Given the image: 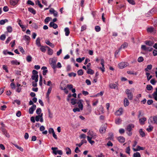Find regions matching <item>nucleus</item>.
Wrapping results in <instances>:
<instances>
[{"instance_id":"1","label":"nucleus","mask_w":157,"mask_h":157,"mask_svg":"<svg viewBox=\"0 0 157 157\" xmlns=\"http://www.w3.org/2000/svg\"><path fill=\"white\" fill-rule=\"evenodd\" d=\"M38 72L35 70H33L32 71V75L31 78L34 81L32 82V85L34 87H36L37 86V82L38 81Z\"/></svg>"},{"instance_id":"2","label":"nucleus","mask_w":157,"mask_h":157,"mask_svg":"<svg viewBox=\"0 0 157 157\" xmlns=\"http://www.w3.org/2000/svg\"><path fill=\"white\" fill-rule=\"evenodd\" d=\"M134 127V125L133 124H130L128 125L126 128V130L127 131V133L128 136H130L132 134V132H131L132 128Z\"/></svg>"},{"instance_id":"3","label":"nucleus","mask_w":157,"mask_h":157,"mask_svg":"<svg viewBox=\"0 0 157 157\" xmlns=\"http://www.w3.org/2000/svg\"><path fill=\"white\" fill-rule=\"evenodd\" d=\"M50 64L54 69H55L56 67V63L57 62V59L55 58H50Z\"/></svg>"},{"instance_id":"4","label":"nucleus","mask_w":157,"mask_h":157,"mask_svg":"<svg viewBox=\"0 0 157 157\" xmlns=\"http://www.w3.org/2000/svg\"><path fill=\"white\" fill-rule=\"evenodd\" d=\"M149 120L152 124H157V116H154L150 117Z\"/></svg>"},{"instance_id":"5","label":"nucleus","mask_w":157,"mask_h":157,"mask_svg":"<svg viewBox=\"0 0 157 157\" xmlns=\"http://www.w3.org/2000/svg\"><path fill=\"white\" fill-rule=\"evenodd\" d=\"M57 149V147H52V149L53 150V152L55 155H56L57 154L59 155H62L63 154L62 151L61 150H56Z\"/></svg>"},{"instance_id":"6","label":"nucleus","mask_w":157,"mask_h":157,"mask_svg":"<svg viewBox=\"0 0 157 157\" xmlns=\"http://www.w3.org/2000/svg\"><path fill=\"white\" fill-rule=\"evenodd\" d=\"M43 113H41L40 115L36 116L35 117L36 121L37 122L40 121L41 122H43Z\"/></svg>"},{"instance_id":"7","label":"nucleus","mask_w":157,"mask_h":157,"mask_svg":"<svg viewBox=\"0 0 157 157\" xmlns=\"http://www.w3.org/2000/svg\"><path fill=\"white\" fill-rule=\"evenodd\" d=\"M83 100L80 99L77 102V104H78V106L79 108H80L81 110H82L83 108Z\"/></svg>"},{"instance_id":"8","label":"nucleus","mask_w":157,"mask_h":157,"mask_svg":"<svg viewBox=\"0 0 157 157\" xmlns=\"http://www.w3.org/2000/svg\"><path fill=\"white\" fill-rule=\"evenodd\" d=\"M87 133L88 135V136H90V137L91 138L94 139L96 136V134L92 131H89Z\"/></svg>"},{"instance_id":"9","label":"nucleus","mask_w":157,"mask_h":157,"mask_svg":"<svg viewBox=\"0 0 157 157\" xmlns=\"http://www.w3.org/2000/svg\"><path fill=\"white\" fill-rule=\"evenodd\" d=\"M141 49L144 51H151L152 50V48L150 47H147L145 45H142L141 47Z\"/></svg>"},{"instance_id":"10","label":"nucleus","mask_w":157,"mask_h":157,"mask_svg":"<svg viewBox=\"0 0 157 157\" xmlns=\"http://www.w3.org/2000/svg\"><path fill=\"white\" fill-rule=\"evenodd\" d=\"M145 149V147H141L140 146L137 145V146L136 148H135V147H133L132 149L134 151H139L140 150H144Z\"/></svg>"},{"instance_id":"11","label":"nucleus","mask_w":157,"mask_h":157,"mask_svg":"<svg viewBox=\"0 0 157 157\" xmlns=\"http://www.w3.org/2000/svg\"><path fill=\"white\" fill-rule=\"evenodd\" d=\"M36 106L35 105H33V106L29 108V113L30 114H32L33 113L34 110L36 109Z\"/></svg>"},{"instance_id":"12","label":"nucleus","mask_w":157,"mask_h":157,"mask_svg":"<svg viewBox=\"0 0 157 157\" xmlns=\"http://www.w3.org/2000/svg\"><path fill=\"white\" fill-rule=\"evenodd\" d=\"M106 126L105 125H102L100 129V132L101 133H103L105 132Z\"/></svg>"},{"instance_id":"13","label":"nucleus","mask_w":157,"mask_h":157,"mask_svg":"<svg viewBox=\"0 0 157 157\" xmlns=\"http://www.w3.org/2000/svg\"><path fill=\"white\" fill-rule=\"evenodd\" d=\"M109 87L111 89H118V86L116 84L114 83H111L109 85Z\"/></svg>"},{"instance_id":"14","label":"nucleus","mask_w":157,"mask_h":157,"mask_svg":"<svg viewBox=\"0 0 157 157\" xmlns=\"http://www.w3.org/2000/svg\"><path fill=\"white\" fill-rule=\"evenodd\" d=\"M123 109L122 108H120L119 109L116 111L115 114L117 116L121 115L123 113Z\"/></svg>"},{"instance_id":"15","label":"nucleus","mask_w":157,"mask_h":157,"mask_svg":"<svg viewBox=\"0 0 157 157\" xmlns=\"http://www.w3.org/2000/svg\"><path fill=\"white\" fill-rule=\"evenodd\" d=\"M126 66V64L124 62L118 64L119 67L120 69L123 68Z\"/></svg>"},{"instance_id":"16","label":"nucleus","mask_w":157,"mask_h":157,"mask_svg":"<svg viewBox=\"0 0 157 157\" xmlns=\"http://www.w3.org/2000/svg\"><path fill=\"white\" fill-rule=\"evenodd\" d=\"M146 120V118L143 117L139 119V122L141 124L143 125L145 124V122Z\"/></svg>"},{"instance_id":"17","label":"nucleus","mask_w":157,"mask_h":157,"mask_svg":"<svg viewBox=\"0 0 157 157\" xmlns=\"http://www.w3.org/2000/svg\"><path fill=\"white\" fill-rule=\"evenodd\" d=\"M19 1V0H10V4L14 6L17 4Z\"/></svg>"},{"instance_id":"18","label":"nucleus","mask_w":157,"mask_h":157,"mask_svg":"<svg viewBox=\"0 0 157 157\" xmlns=\"http://www.w3.org/2000/svg\"><path fill=\"white\" fill-rule=\"evenodd\" d=\"M117 139L118 141L121 143H124L125 141V138L123 136H120L118 137Z\"/></svg>"},{"instance_id":"19","label":"nucleus","mask_w":157,"mask_h":157,"mask_svg":"<svg viewBox=\"0 0 157 157\" xmlns=\"http://www.w3.org/2000/svg\"><path fill=\"white\" fill-rule=\"evenodd\" d=\"M49 26L50 27H52L54 29H56L58 28L57 25L53 22H51L50 23Z\"/></svg>"},{"instance_id":"20","label":"nucleus","mask_w":157,"mask_h":157,"mask_svg":"<svg viewBox=\"0 0 157 157\" xmlns=\"http://www.w3.org/2000/svg\"><path fill=\"white\" fill-rule=\"evenodd\" d=\"M129 104V102L127 98H125L124 101V105L125 107L128 106Z\"/></svg>"},{"instance_id":"21","label":"nucleus","mask_w":157,"mask_h":157,"mask_svg":"<svg viewBox=\"0 0 157 157\" xmlns=\"http://www.w3.org/2000/svg\"><path fill=\"white\" fill-rule=\"evenodd\" d=\"M87 73L88 74L92 75L94 73V71L90 68H88Z\"/></svg>"},{"instance_id":"22","label":"nucleus","mask_w":157,"mask_h":157,"mask_svg":"<svg viewBox=\"0 0 157 157\" xmlns=\"http://www.w3.org/2000/svg\"><path fill=\"white\" fill-rule=\"evenodd\" d=\"M152 95L155 100L157 101V88L156 89V91L153 93Z\"/></svg>"},{"instance_id":"23","label":"nucleus","mask_w":157,"mask_h":157,"mask_svg":"<svg viewBox=\"0 0 157 157\" xmlns=\"http://www.w3.org/2000/svg\"><path fill=\"white\" fill-rule=\"evenodd\" d=\"M104 112V108L102 107V106H101V107L99 109V114H101L103 113Z\"/></svg>"},{"instance_id":"24","label":"nucleus","mask_w":157,"mask_h":157,"mask_svg":"<svg viewBox=\"0 0 157 157\" xmlns=\"http://www.w3.org/2000/svg\"><path fill=\"white\" fill-rule=\"evenodd\" d=\"M11 63L12 64L14 65H19L20 62H18L17 60H13L11 61Z\"/></svg>"},{"instance_id":"25","label":"nucleus","mask_w":157,"mask_h":157,"mask_svg":"<svg viewBox=\"0 0 157 157\" xmlns=\"http://www.w3.org/2000/svg\"><path fill=\"white\" fill-rule=\"evenodd\" d=\"M46 48H47L48 49V53L49 55H51L53 54V50L51 49L50 48L48 47V46H46Z\"/></svg>"},{"instance_id":"26","label":"nucleus","mask_w":157,"mask_h":157,"mask_svg":"<svg viewBox=\"0 0 157 157\" xmlns=\"http://www.w3.org/2000/svg\"><path fill=\"white\" fill-rule=\"evenodd\" d=\"M64 31L66 36H68L70 33L69 29L68 28H66L64 29Z\"/></svg>"},{"instance_id":"27","label":"nucleus","mask_w":157,"mask_h":157,"mask_svg":"<svg viewBox=\"0 0 157 157\" xmlns=\"http://www.w3.org/2000/svg\"><path fill=\"white\" fill-rule=\"evenodd\" d=\"M139 133L140 135L143 137H144L145 136V134L144 132L143 131L142 129H140L139 130Z\"/></svg>"},{"instance_id":"28","label":"nucleus","mask_w":157,"mask_h":157,"mask_svg":"<svg viewBox=\"0 0 157 157\" xmlns=\"http://www.w3.org/2000/svg\"><path fill=\"white\" fill-rule=\"evenodd\" d=\"M63 85V83H62L60 85V88L62 90H63L64 91V92H65L66 93V94H67L68 93V91L66 89V88H65V87H63L62 86V85Z\"/></svg>"},{"instance_id":"29","label":"nucleus","mask_w":157,"mask_h":157,"mask_svg":"<svg viewBox=\"0 0 157 157\" xmlns=\"http://www.w3.org/2000/svg\"><path fill=\"white\" fill-rule=\"evenodd\" d=\"M36 44L37 46L39 47L41 46L40 39L39 37L36 40Z\"/></svg>"},{"instance_id":"30","label":"nucleus","mask_w":157,"mask_h":157,"mask_svg":"<svg viewBox=\"0 0 157 157\" xmlns=\"http://www.w3.org/2000/svg\"><path fill=\"white\" fill-rule=\"evenodd\" d=\"M87 140H88V141H89V142L91 144H94V141L93 140H91V139L92 138H91L90 137V136H87Z\"/></svg>"},{"instance_id":"31","label":"nucleus","mask_w":157,"mask_h":157,"mask_svg":"<svg viewBox=\"0 0 157 157\" xmlns=\"http://www.w3.org/2000/svg\"><path fill=\"white\" fill-rule=\"evenodd\" d=\"M28 10L30 12L33 14H35L36 13V11L32 8H28Z\"/></svg>"},{"instance_id":"32","label":"nucleus","mask_w":157,"mask_h":157,"mask_svg":"<svg viewBox=\"0 0 157 157\" xmlns=\"http://www.w3.org/2000/svg\"><path fill=\"white\" fill-rule=\"evenodd\" d=\"M85 59V57H83L82 58H78L76 59V61L78 63H81L82 61Z\"/></svg>"},{"instance_id":"33","label":"nucleus","mask_w":157,"mask_h":157,"mask_svg":"<svg viewBox=\"0 0 157 157\" xmlns=\"http://www.w3.org/2000/svg\"><path fill=\"white\" fill-rule=\"evenodd\" d=\"M145 44L147 45L150 46H152L154 43L151 41H147L145 42Z\"/></svg>"},{"instance_id":"34","label":"nucleus","mask_w":157,"mask_h":157,"mask_svg":"<svg viewBox=\"0 0 157 157\" xmlns=\"http://www.w3.org/2000/svg\"><path fill=\"white\" fill-rule=\"evenodd\" d=\"M133 157H141V155L139 152H136L133 154Z\"/></svg>"},{"instance_id":"35","label":"nucleus","mask_w":157,"mask_h":157,"mask_svg":"<svg viewBox=\"0 0 157 157\" xmlns=\"http://www.w3.org/2000/svg\"><path fill=\"white\" fill-rule=\"evenodd\" d=\"M147 31L148 32L152 33L154 31V29L152 27L148 28L147 29Z\"/></svg>"},{"instance_id":"36","label":"nucleus","mask_w":157,"mask_h":157,"mask_svg":"<svg viewBox=\"0 0 157 157\" xmlns=\"http://www.w3.org/2000/svg\"><path fill=\"white\" fill-rule=\"evenodd\" d=\"M130 146H128L126 147L125 149L126 153L128 154L129 155H130Z\"/></svg>"},{"instance_id":"37","label":"nucleus","mask_w":157,"mask_h":157,"mask_svg":"<svg viewBox=\"0 0 157 157\" xmlns=\"http://www.w3.org/2000/svg\"><path fill=\"white\" fill-rule=\"evenodd\" d=\"M65 150L66 151V154H70L71 153V151L69 148L66 147Z\"/></svg>"},{"instance_id":"38","label":"nucleus","mask_w":157,"mask_h":157,"mask_svg":"<svg viewBox=\"0 0 157 157\" xmlns=\"http://www.w3.org/2000/svg\"><path fill=\"white\" fill-rule=\"evenodd\" d=\"M71 103L73 105H75L76 103H77L76 99L74 98L71 99Z\"/></svg>"},{"instance_id":"39","label":"nucleus","mask_w":157,"mask_h":157,"mask_svg":"<svg viewBox=\"0 0 157 157\" xmlns=\"http://www.w3.org/2000/svg\"><path fill=\"white\" fill-rule=\"evenodd\" d=\"M152 66L151 64L148 65L147 66V68L145 69V70L146 71H147L148 70H151L152 68Z\"/></svg>"},{"instance_id":"40","label":"nucleus","mask_w":157,"mask_h":157,"mask_svg":"<svg viewBox=\"0 0 157 157\" xmlns=\"http://www.w3.org/2000/svg\"><path fill=\"white\" fill-rule=\"evenodd\" d=\"M121 119L118 118L116 119L115 123L116 124H119L121 123Z\"/></svg>"},{"instance_id":"41","label":"nucleus","mask_w":157,"mask_h":157,"mask_svg":"<svg viewBox=\"0 0 157 157\" xmlns=\"http://www.w3.org/2000/svg\"><path fill=\"white\" fill-rule=\"evenodd\" d=\"M146 89L147 90H151L153 89V87L151 85H148L147 86Z\"/></svg>"},{"instance_id":"42","label":"nucleus","mask_w":157,"mask_h":157,"mask_svg":"<svg viewBox=\"0 0 157 157\" xmlns=\"http://www.w3.org/2000/svg\"><path fill=\"white\" fill-rule=\"evenodd\" d=\"M36 4L38 5L40 8L43 7V6L41 4L40 1L39 0H37L36 2Z\"/></svg>"},{"instance_id":"43","label":"nucleus","mask_w":157,"mask_h":157,"mask_svg":"<svg viewBox=\"0 0 157 157\" xmlns=\"http://www.w3.org/2000/svg\"><path fill=\"white\" fill-rule=\"evenodd\" d=\"M150 74L148 73H146V75L147 77V78L148 81L152 77V75L149 76Z\"/></svg>"},{"instance_id":"44","label":"nucleus","mask_w":157,"mask_h":157,"mask_svg":"<svg viewBox=\"0 0 157 157\" xmlns=\"http://www.w3.org/2000/svg\"><path fill=\"white\" fill-rule=\"evenodd\" d=\"M40 47V49L41 51L43 52H45L46 51V49H45L46 47L44 46H41Z\"/></svg>"},{"instance_id":"45","label":"nucleus","mask_w":157,"mask_h":157,"mask_svg":"<svg viewBox=\"0 0 157 157\" xmlns=\"http://www.w3.org/2000/svg\"><path fill=\"white\" fill-rule=\"evenodd\" d=\"M36 113L39 115H40V114L42 113H41V110L40 108H38L36 110Z\"/></svg>"},{"instance_id":"46","label":"nucleus","mask_w":157,"mask_h":157,"mask_svg":"<svg viewBox=\"0 0 157 157\" xmlns=\"http://www.w3.org/2000/svg\"><path fill=\"white\" fill-rule=\"evenodd\" d=\"M153 127L152 126H149L148 128H147L146 130L149 132H151L153 129Z\"/></svg>"},{"instance_id":"47","label":"nucleus","mask_w":157,"mask_h":157,"mask_svg":"<svg viewBox=\"0 0 157 157\" xmlns=\"http://www.w3.org/2000/svg\"><path fill=\"white\" fill-rule=\"evenodd\" d=\"M128 98L130 100H132L133 98V95L132 93L127 94Z\"/></svg>"},{"instance_id":"48","label":"nucleus","mask_w":157,"mask_h":157,"mask_svg":"<svg viewBox=\"0 0 157 157\" xmlns=\"http://www.w3.org/2000/svg\"><path fill=\"white\" fill-rule=\"evenodd\" d=\"M128 2L130 4L132 5L135 4V2L134 0H127Z\"/></svg>"},{"instance_id":"49","label":"nucleus","mask_w":157,"mask_h":157,"mask_svg":"<svg viewBox=\"0 0 157 157\" xmlns=\"http://www.w3.org/2000/svg\"><path fill=\"white\" fill-rule=\"evenodd\" d=\"M78 74L79 75H81L83 74V73L82 69H80L78 71Z\"/></svg>"},{"instance_id":"50","label":"nucleus","mask_w":157,"mask_h":157,"mask_svg":"<svg viewBox=\"0 0 157 157\" xmlns=\"http://www.w3.org/2000/svg\"><path fill=\"white\" fill-rule=\"evenodd\" d=\"M7 31L9 33H11L12 31V28L10 26H9L7 28Z\"/></svg>"},{"instance_id":"51","label":"nucleus","mask_w":157,"mask_h":157,"mask_svg":"<svg viewBox=\"0 0 157 157\" xmlns=\"http://www.w3.org/2000/svg\"><path fill=\"white\" fill-rule=\"evenodd\" d=\"M95 29L97 32H98L101 30V28L99 26H96L95 27Z\"/></svg>"},{"instance_id":"52","label":"nucleus","mask_w":157,"mask_h":157,"mask_svg":"<svg viewBox=\"0 0 157 157\" xmlns=\"http://www.w3.org/2000/svg\"><path fill=\"white\" fill-rule=\"evenodd\" d=\"M128 46V44L127 43H124L121 46V48H125L127 47Z\"/></svg>"},{"instance_id":"53","label":"nucleus","mask_w":157,"mask_h":157,"mask_svg":"<svg viewBox=\"0 0 157 157\" xmlns=\"http://www.w3.org/2000/svg\"><path fill=\"white\" fill-rule=\"evenodd\" d=\"M52 88L51 87H50L48 90V92L47 93V97H48L50 94L51 92V91H52Z\"/></svg>"},{"instance_id":"54","label":"nucleus","mask_w":157,"mask_h":157,"mask_svg":"<svg viewBox=\"0 0 157 157\" xmlns=\"http://www.w3.org/2000/svg\"><path fill=\"white\" fill-rule=\"evenodd\" d=\"M127 72L128 74H132V75H136L137 74V73L136 72H134L132 71H127Z\"/></svg>"},{"instance_id":"55","label":"nucleus","mask_w":157,"mask_h":157,"mask_svg":"<svg viewBox=\"0 0 157 157\" xmlns=\"http://www.w3.org/2000/svg\"><path fill=\"white\" fill-rule=\"evenodd\" d=\"M51 18L49 17H47L44 20V22L45 24H47L50 21Z\"/></svg>"},{"instance_id":"56","label":"nucleus","mask_w":157,"mask_h":157,"mask_svg":"<svg viewBox=\"0 0 157 157\" xmlns=\"http://www.w3.org/2000/svg\"><path fill=\"white\" fill-rule=\"evenodd\" d=\"M27 4L32 6H33L34 4V3L32 1L30 0H29L27 1Z\"/></svg>"},{"instance_id":"57","label":"nucleus","mask_w":157,"mask_h":157,"mask_svg":"<svg viewBox=\"0 0 157 157\" xmlns=\"http://www.w3.org/2000/svg\"><path fill=\"white\" fill-rule=\"evenodd\" d=\"M2 68L3 69H4L7 73H8L9 72L8 70L7 69V67L5 65H3L2 66Z\"/></svg>"},{"instance_id":"58","label":"nucleus","mask_w":157,"mask_h":157,"mask_svg":"<svg viewBox=\"0 0 157 157\" xmlns=\"http://www.w3.org/2000/svg\"><path fill=\"white\" fill-rule=\"evenodd\" d=\"M73 111L74 112H79L80 110H81V109L79 108H74L73 110Z\"/></svg>"},{"instance_id":"59","label":"nucleus","mask_w":157,"mask_h":157,"mask_svg":"<svg viewBox=\"0 0 157 157\" xmlns=\"http://www.w3.org/2000/svg\"><path fill=\"white\" fill-rule=\"evenodd\" d=\"M15 146L16 147L19 149L21 151H23V149L21 147L17 145H15Z\"/></svg>"},{"instance_id":"60","label":"nucleus","mask_w":157,"mask_h":157,"mask_svg":"<svg viewBox=\"0 0 157 157\" xmlns=\"http://www.w3.org/2000/svg\"><path fill=\"white\" fill-rule=\"evenodd\" d=\"M32 58L30 56H28L26 58V60L28 62H29L31 61Z\"/></svg>"},{"instance_id":"61","label":"nucleus","mask_w":157,"mask_h":157,"mask_svg":"<svg viewBox=\"0 0 157 157\" xmlns=\"http://www.w3.org/2000/svg\"><path fill=\"white\" fill-rule=\"evenodd\" d=\"M144 60L143 58L142 57L140 56L138 58V61L139 62H142Z\"/></svg>"},{"instance_id":"62","label":"nucleus","mask_w":157,"mask_h":157,"mask_svg":"<svg viewBox=\"0 0 157 157\" xmlns=\"http://www.w3.org/2000/svg\"><path fill=\"white\" fill-rule=\"evenodd\" d=\"M150 82L152 84L154 85L156 82V81L155 79H152L151 80Z\"/></svg>"},{"instance_id":"63","label":"nucleus","mask_w":157,"mask_h":157,"mask_svg":"<svg viewBox=\"0 0 157 157\" xmlns=\"http://www.w3.org/2000/svg\"><path fill=\"white\" fill-rule=\"evenodd\" d=\"M101 65L102 66H105L104 65V63H105V61L103 59H101Z\"/></svg>"},{"instance_id":"64","label":"nucleus","mask_w":157,"mask_h":157,"mask_svg":"<svg viewBox=\"0 0 157 157\" xmlns=\"http://www.w3.org/2000/svg\"><path fill=\"white\" fill-rule=\"evenodd\" d=\"M19 49L20 50V51L23 54L24 53L25 51L23 49V48L21 46H19Z\"/></svg>"}]
</instances>
